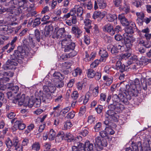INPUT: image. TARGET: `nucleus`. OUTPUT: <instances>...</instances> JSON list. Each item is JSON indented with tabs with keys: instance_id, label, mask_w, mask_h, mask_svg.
<instances>
[{
	"instance_id": "nucleus-1",
	"label": "nucleus",
	"mask_w": 151,
	"mask_h": 151,
	"mask_svg": "<svg viewBox=\"0 0 151 151\" xmlns=\"http://www.w3.org/2000/svg\"><path fill=\"white\" fill-rule=\"evenodd\" d=\"M108 107L109 110L106 111L105 114V120L104 122V123L107 127H111L112 126H114L115 127V124L110 122L109 120L115 122L117 121L119 116L116 112H122L124 109V105L121 103H116L113 102L112 104L108 106Z\"/></svg>"
},
{
	"instance_id": "nucleus-2",
	"label": "nucleus",
	"mask_w": 151,
	"mask_h": 151,
	"mask_svg": "<svg viewBox=\"0 0 151 151\" xmlns=\"http://www.w3.org/2000/svg\"><path fill=\"white\" fill-rule=\"evenodd\" d=\"M126 90L124 91L123 94H113L112 97L113 102L116 103L123 104L128 105L129 104V101L131 99V97L137 96L138 95V91L140 90L129 85L126 86Z\"/></svg>"
},
{
	"instance_id": "nucleus-3",
	"label": "nucleus",
	"mask_w": 151,
	"mask_h": 151,
	"mask_svg": "<svg viewBox=\"0 0 151 151\" xmlns=\"http://www.w3.org/2000/svg\"><path fill=\"white\" fill-rule=\"evenodd\" d=\"M42 100L39 98L30 99L29 97H25L24 94H22L21 98H17L13 102L15 103L18 102V105L21 106L23 105L25 106H28L29 108H31L34 106L35 107H38L40 106Z\"/></svg>"
},
{
	"instance_id": "nucleus-4",
	"label": "nucleus",
	"mask_w": 151,
	"mask_h": 151,
	"mask_svg": "<svg viewBox=\"0 0 151 151\" xmlns=\"http://www.w3.org/2000/svg\"><path fill=\"white\" fill-rule=\"evenodd\" d=\"M25 55V50L23 49L22 47L19 46L17 50H14V53L11 55L10 58L17 61L19 63H22V60L24 58Z\"/></svg>"
},
{
	"instance_id": "nucleus-5",
	"label": "nucleus",
	"mask_w": 151,
	"mask_h": 151,
	"mask_svg": "<svg viewBox=\"0 0 151 151\" xmlns=\"http://www.w3.org/2000/svg\"><path fill=\"white\" fill-rule=\"evenodd\" d=\"M65 78L64 75L59 72H55L53 75V82L58 88H60L64 86L63 80Z\"/></svg>"
},
{
	"instance_id": "nucleus-6",
	"label": "nucleus",
	"mask_w": 151,
	"mask_h": 151,
	"mask_svg": "<svg viewBox=\"0 0 151 151\" xmlns=\"http://www.w3.org/2000/svg\"><path fill=\"white\" fill-rule=\"evenodd\" d=\"M27 2V0H11L6 5L8 6L10 4H13L14 5L18 6V7L25 12L28 9L26 4Z\"/></svg>"
},
{
	"instance_id": "nucleus-7",
	"label": "nucleus",
	"mask_w": 151,
	"mask_h": 151,
	"mask_svg": "<svg viewBox=\"0 0 151 151\" xmlns=\"http://www.w3.org/2000/svg\"><path fill=\"white\" fill-rule=\"evenodd\" d=\"M43 91L42 93H40L39 94L40 99L42 100V102L48 103L52 99V93L49 92L48 89L47 91L43 89Z\"/></svg>"
},
{
	"instance_id": "nucleus-8",
	"label": "nucleus",
	"mask_w": 151,
	"mask_h": 151,
	"mask_svg": "<svg viewBox=\"0 0 151 151\" xmlns=\"http://www.w3.org/2000/svg\"><path fill=\"white\" fill-rule=\"evenodd\" d=\"M78 148L75 147L74 151H92L93 146V144L90 143L89 142L85 143V144H80Z\"/></svg>"
},
{
	"instance_id": "nucleus-9",
	"label": "nucleus",
	"mask_w": 151,
	"mask_h": 151,
	"mask_svg": "<svg viewBox=\"0 0 151 151\" xmlns=\"http://www.w3.org/2000/svg\"><path fill=\"white\" fill-rule=\"evenodd\" d=\"M20 28L15 29L12 28L10 26L7 25H0V31L4 33L7 34H10L15 31V33L18 32Z\"/></svg>"
},
{
	"instance_id": "nucleus-10",
	"label": "nucleus",
	"mask_w": 151,
	"mask_h": 151,
	"mask_svg": "<svg viewBox=\"0 0 151 151\" xmlns=\"http://www.w3.org/2000/svg\"><path fill=\"white\" fill-rule=\"evenodd\" d=\"M124 35L127 36L124 38V42L128 50H130L132 46V43L135 41V38L132 35H128L127 34H124Z\"/></svg>"
},
{
	"instance_id": "nucleus-11",
	"label": "nucleus",
	"mask_w": 151,
	"mask_h": 151,
	"mask_svg": "<svg viewBox=\"0 0 151 151\" xmlns=\"http://www.w3.org/2000/svg\"><path fill=\"white\" fill-rule=\"evenodd\" d=\"M71 36L70 35H67V36L65 37L63 40L61 41V45L62 48H64L67 45H69L70 44L71 45L72 48H73L74 46V42L72 41L71 40Z\"/></svg>"
},
{
	"instance_id": "nucleus-12",
	"label": "nucleus",
	"mask_w": 151,
	"mask_h": 151,
	"mask_svg": "<svg viewBox=\"0 0 151 151\" xmlns=\"http://www.w3.org/2000/svg\"><path fill=\"white\" fill-rule=\"evenodd\" d=\"M18 63L17 61L11 59L10 58V59L8 60L6 62V64L3 65L2 68L4 70L11 69L13 68V67H11V66L17 65Z\"/></svg>"
},
{
	"instance_id": "nucleus-13",
	"label": "nucleus",
	"mask_w": 151,
	"mask_h": 151,
	"mask_svg": "<svg viewBox=\"0 0 151 151\" xmlns=\"http://www.w3.org/2000/svg\"><path fill=\"white\" fill-rule=\"evenodd\" d=\"M18 138L17 137H15L12 140L9 138L8 137L5 142V143L7 148L10 149H12L14 146H16Z\"/></svg>"
},
{
	"instance_id": "nucleus-14",
	"label": "nucleus",
	"mask_w": 151,
	"mask_h": 151,
	"mask_svg": "<svg viewBox=\"0 0 151 151\" xmlns=\"http://www.w3.org/2000/svg\"><path fill=\"white\" fill-rule=\"evenodd\" d=\"M143 150L142 144L139 142L137 144H133L131 147L126 148L125 151H142Z\"/></svg>"
},
{
	"instance_id": "nucleus-15",
	"label": "nucleus",
	"mask_w": 151,
	"mask_h": 151,
	"mask_svg": "<svg viewBox=\"0 0 151 151\" xmlns=\"http://www.w3.org/2000/svg\"><path fill=\"white\" fill-rule=\"evenodd\" d=\"M15 8V6H13L11 8L7 9V11L11 12L12 14L16 16L19 15L20 14H22L23 12H24L19 8L18 7L16 9Z\"/></svg>"
},
{
	"instance_id": "nucleus-16",
	"label": "nucleus",
	"mask_w": 151,
	"mask_h": 151,
	"mask_svg": "<svg viewBox=\"0 0 151 151\" xmlns=\"http://www.w3.org/2000/svg\"><path fill=\"white\" fill-rule=\"evenodd\" d=\"M99 55L101 57L100 60L101 61L105 62L106 59L108 57L109 54L106 50L103 48H101L99 52Z\"/></svg>"
},
{
	"instance_id": "nucleus-17",
	"label": "nucleus",
	"mask_w": 151,
	"mask_h": 151,
	"mask_svg": "<svg viewBox=\"0 0 151 151\" xmlns=\"http://www.w3.org/2000/svg\"><path fill=\"white\" fill-rule=\"evenodd\" d=\"M38 42L37 41L35 38L29 36L28 39L26 40H24V43L26 44V45H32L34 47L35 46Z\"/></svg>"
},
{
	"instance_id": "nucleus-18",
	"label": "nucleus",
	"mask_w": 151,
	"mask_h": 151,
	"mask_svg": "<svg viewBox=\"0 0 151 151\" xmlns=\"http://www.w3.org/2000/svg\"><path fill=\"white\" fill-rule=\"evenodd\" d=\"M118 19L123 26H128L130 24V21H128L123 14H119Z\"/></svg>"
},
{
	"instance_id": "nucleus-19",
	"label": "nucleus",
	"mask_w": 151,
	"mask_h": 151,
	"mask_svg": "<svg viewBox=\"0 0 151 151\" xmlns=\"http://www.w3.org/2000/svg\"><path fill=\"white\" fill-rule=\"evenodd\" d=\"M103 31L106 32L112 35H114L113 30V27L110 24H108L105 25L103 27Z\"/></svg>"
},
{
	"instance_id": "nucleus-20",
	"label": "nucleus",
	"mask_w": 151,
	"mask_h": 151,
	"mask_svg": "<svg viewBox=\"0 0 151 151\" xmlns=\"http://www.w3.org/2000/svg\"><path fill=\"white\" fill-rule=\"evenodd\" d=\"M72 32L77 38H78L82 35V32L77 26H74L72 27Z\"/></svg>"
},
{
	"instance_id": "nucleus-21",
	"label": "nucleus",
	"mask_w": 151,
	"mask_h": 151,
	"mask_svg": "<svg viewBox=\"0 0 151 151\" xmlns=\"http://www.w3.org/2000/svg\"><path fill=\"white\" fill-rule=\"evenodd\" d=\"M43 89H45L47 91V89L49 90V92L52 93L54 92L56 89V86L55 85L52 84L51 82H48L47 84V86H43Z\"/></svg>"
},
{
	"instance_id": "nucleus-22",
	"label": "nucleus",
	"mask_w": 151,
	"mask_h": 151,
	"mask_svg": "<svg viewBox=\"0 0 151 151\" xmlns=\"http://www.w3.org/2000/svg\"><path fill=\"white\" fill-rule=\"evenodd\" d=\"M123 47L120 45L118 46L114 45L111 50V53L114 55H116L118 54L119 52V50L121 49Z\"/></svg>"
},
{
	"instance_id": "nucleus-23",
	"label": "nucleus",
	"mask_w": 151,
	"mask_h": 151,
	"mask_svg": "<svg viewBox=\"0 0 151 151\" xmlns=\"http://www.w3.org/2000/svg\"><path fill=\"white\" fill-rule=\"evenodd\" d=\"M125 65L122 64L120 60L118 61L116 63V69L119 70V71L123 72L125 71Z\"/></svg>"
},
{
	"instance_id": "nucleus-24",
	"label": "nucleus",
	"mask_w": 151,
	"mask_h": 151,
	"mask_svg": "<svg viewBox=\"0 0 151 151\" xmlns=\"http://www.w3.org/2000/svg\"><path fill=\"white\" fill-rule=\"evenodd\" d=\"M14 93H12V92L9 91L6 94L7 96V97L8 99H11L12 100V102L14 104H18V102L17 103H14L13 101L15 100L17 98H18L19 99L21 98V96L20 94H18L17 95V97L15 98L14 95H13Z\"/></svg>"
},
{
	"instance_id": "nucleus-25",
	"label": "nucleus",
	"mask_w": 151,
	"mask_h": 151,
	"mask_svg": "<svg viewBox=\"0 0 151 151\" xmlns=\"http://www.w3.org/2000/svg\"><path fill=\"white\" fill-rule=\"evenodd\" d=\"M65 136V135L63 132H59L56 136L55 141L58 142H60L63 139Z\"/></svg>"
},
{
	"instance_id": "nucleus-26",
	"label": "nucleus",
	"mask_w": 151,
	"mask_h": 151,
	"mask_svg": "<svg viewBox=\"0 0 151 151\" xmlns=\"http://www.w3.org/2000/svg\"><path fill=\"white\" fill-rule=\"evenodd\" d=\"M106 19L109 22H112L114 21L117 19L116 15V14H109L106 15Z\"/></svg>"
},
{
	"instance_id": "nucleus-27",
	"label": "nucleus",
	"mask_w": 151,
	"mask_h": 151,
	"mask_svg": "<svg viewBox=\"0 0 151 151\" xmlns=\"http://www.w3.org/2000/svg\"><path fill=\"white\" fill-rule=\"evenodd\" d=\"M56 132L53 129L50 130L48 134V138L50 141L54 140L56 137Z\"/></svg>"
},
{
	"instance_id": "nucleus-28",
	"label": "nucleus",
	"mask_w": 151,
	"mask_h": 151,
	"mask_svg": "<svg viewBox=\"0 0 151 151\" xmlns=\"http://www.w3.org/2000/svg\"><path fill=\"white\" fill-rule=\"evenodd\" d=\"M82 70L79 67H77L72 71V75L74 77H76L78 76H80L82 73Z\"/></svg>"
},
{
	"instance_id": "nucleus-29",
	"label": "nucleus",
	"mask_w": 151,
	"mask_h": 151,
	"mask_svg": "<svg viewBox=\"0 0 151 151\" xmlns=\"http://www.w3.org/2000/svg\"><path fill=\"white\" fill-rule=\"evenodd\" d=\"M76 13L78 17L80 18L81 20L83 19V8L80 6L76 10Z\"/></svg>"
},
{
	"instance_id": "nucleus-30",
	"label": "nucleus",
	"mask_w": 151,
	"mask_h": 151,
	"mask_svg": "<svg viewBox=\"0 0 151 151\" xmlns=\"http://www.w3.org/2000/svg\"><path fill=\"white\" fill-rule=\"evenodd\" d=\"M130 86L137 88L138 90H140L141 89V86L139 80L138 78L135 79L133 84H131Z\"/></svg>"
},
{
	"instance_id": "nucleus-31",
	"label": "nucleus",
	"mask_w": 151,
	"mask_h": 151,
	"mask_svg": "<svg viewBox=\"0 0 151 151\" xmlns=\"http://www.w3.org/2000/svg\"><path fill=\"white\" fill-rule=\"evenodd\" d=\"M77 22L76 17V16H74L72 17L71 19H68L66 22V23L68 25L70 26L73 24H76Z\"/></svg>"
},
{
	"instance_id": "nucleus-32",
	"label": "nucleus",
	"mask_w": 151,
	"mask_h": 151,
	"mask_svg": "<svg viewBox=\"0 0 151 151\" xmlns=\"http://www.w3.org/2000/svg\"><path fill=\"white\" fill-rule=\"evenodd\" d=\"M57 32L60 38H64L67 35L65 34V31L64 28L59 29L57 31Z\"/></svg>"
},
{
	"instance_id": "nucleus-33",
	"label": "nucleus",
	"mask_w": 151,
	"mask_h": 151,
	"mask_svg": "<svg viewBox=\"0 0 151 151\" xmlns=\"http://www.w3.org/2000/svg\"><path fill=\"white\" fill-rule=\"evenodd\" d=\"M35 36L38 42H40L42 38V35H41L40 32L37 29H36L35 31Z\"/></svg>"
},
{
	"instance_id": "nucleus-34",
	"label": "nucleus",
	"mask_w": 151,
	"mask_h": 151,
	"mask_svg": "<svg viewBox=\"0 0 151 151\" xmlns=\"http://www.w3.org/2000/svg\"><path fill=\"white\" fill-rule=\"evenodd\" d=\"M15 123L17 124L18 129L20 130H22L26 127V125L21 121H16Z\"/></svg>"
},
{
	"instance_id": "nucleus-35",
	"label": "nucleus",
	"mask_w": 151,
	"mask_h": 151,
	"mask_svg": "<svg viewBox=\"0 0 151 151\" xmlns=\"http://www.w3.org/2000/svg\"><path fill=\"white\" fill-rule=\"evenodd\" d=\"M74 137L73 135L70 133H66L65 136L64 138L68 142H71L73 140Z\"/></svg>"
},
{
	"instance_id": "nucleus-36",
	"label": "nucleus",
	"mask_w": 151,
	"mask_h": 151,
	"mask_svg": "<svg viewBox=\"0 0 151 151\" xmlns=\"http://www.w3.org/2000/svg\"><path fill=\"white\" fill-rule=\"evenodd\" d=\"M72 65L71 62H67L62 63L61 65L62 68L64 69H68L70 68Z\"/></svg>"
},
{
	"instance_id": "nucleus-37",
	"label": "nucleus",
	"mask_w": 151,
	"mask_h": 151,
	"mask_svg": "<svg viewBox=\"0 0 151 151\" xmlns=\"http://www.w3.org/2000/svg\"><path fill=\"white\" fill-rule=\"evenodd\" d=\"M53 29L52 26H49L46 27L45 29L44 35L45 37L48 36L50 33V32Z\"/></svg>"
},
{
	"instance_id": "nucleus-38",
	"label": "nucleus",
	"mask_w": 151,
	"mask_h": 151,
	"mask_svg": "<svg viewBox=\"0 0 151 151\" xmlns=\"http://www.w3.org/2000/svg\"><path fill=\"white\" fill-rule=\"evenodd\" d=\"M95 74V71L92 69H89L87 70V76L88 78H93Z\"/></svg>"
},
{
	"instance_id": "nucleus-39",
	"label": "nucleus",
	"mask_w": 151,
	"mask_h": 151,
	"mask_svg": "<svg viewBox=\"0 0 151 151\" xmlns=\"http://www.w3.org/2000/svg\"><path fill=\"white\" fill-rule=\"evenodd\" d=\"M91 94L89 92H88L86 94L85 97H84L83 103L84 104H86L88 101L90 97L91 96Z\"/></svg>"
},
{
	"instance_id": "nucleus-40",
	"label": "nucleus",
	"mask_w": 151,
	"mask_h": 151,
	"mask_svg": "<svg viewBox=\"0 0 151 151\" xmlns=\"http://www.w3.org/2000/svg\"><path fill=\"white\" fill-rule=\"evenodd\" d=\"M40 143L38 142H36L32 145V149L38 151L40 150Z\"/></svg>"
},
{
	"instance_id": "nucleus-41",
	"label": "nucleus",
	"mask_w": 151,
	"mask_h": 151,
	"mask_svg": "<svg viewBox=\"0 0 151 151\" xmlns=\"http://www.w3.org/2000/svg\"><path fill=\"white\" fill-rule=\"evenodd\" d=\"M17 144L16 146H14V149L17 151H22L23 147L19 143V141L18 138L17 141Z\"/></svg>"
},
{
	"instance_id": "nucleus-42",
	"label": "nucleus",
	"mask_w": 151,
	"mask_h": 151,
	"mask_svg": "<svg viewBox=\"0 0 151 151\" xmlns=\"http://www.w3.org/2000/svg\"><path fill=\"white\" fill-rule=\"evenodd\" d=\"M97 2L101 9H104L106 6V3L104 0H97Z\"/></svg>"
},
{
	"instance_id": "nucleus-43",
	"label": "nucleus",
	"mask_w": 151,
	"mask_h": 151,
	"mask_svg": "<svg viewBox=\"0 0 151 151\" xmlns=\"http://www.w3.org/2000/svg\"><path fill=\"white\" fill-rule=\"evenodd\" d=\"M8 88L12 91V93H16L19 91V87L17 86H8Z\"/></svg>"
},
{
	"instance_id": "nucleus-44",
	"label": "nucleus",
	"mask_w": 151,
	"mask_h": 151,
	"mask_svg": "<svg viewBox=\"0 0 151 151\" xmlns=\"http://www.w3.org/2000/svg\"><path fill=\"white\" fill-rule=\"evenodd\" d=\"M130 54L128 52L121 54L119 56V59L121 60L126 59L130 57Z\"/></svg>"
},
{
	"instance_id": "nucleus-45",
	"label": "nucleus",
	"mask_w": 151,
	"mask_h": 151,
	"mask_svg": "<svg viewBox=\"0 0 151 151\" xmlns=\"http://www.w3.org/2000/svg\"><path fill=\"white\" fill-rule=\"evenodd\" d=\"M73 125L71 122L69 120L67 121L64 122V129H70L72 126Z\"/></svg>"
},
{
	"instance_id": "nucleus-46",
	"label": "nucleus",
	"mask_w": 151,
	"mask_h": 151,
	"mask_svg": "<svg viewBox=\"0 0 151 151\" xmlns=\"http://www.w3.org/2000/svg\"><path fill=\"white\" fill-rule=\"evenodd\" d=\"M137 50H138L141 54H144L146 52V49L143 46L140 45V46L136 47Z\"/></svg>"
},
{
	"instance_id": "nucleus-47",
	"label": "nucleus",
	"mask_w": 151,
	"mask_h": 151,
	"mask_svg": "<svg viewBox=\"0 0 151 151\" xmlns=\"http://www.w3.org/2000/svg\"><path fill=\"white\" fill-rule=\"evenodd\" d=\"M69 45H67L66 47H65L64 49V51L65 52H67L69 51H70L71 50H73L74 49V48L75 47V43L74 42V46L73 48H72L71 45V44H70Z\"/></svg>"
},
{
	"instance_id": "nucleus-48",
	"label": "nucleus",
	"mask_w": 151,
	"mask_h": 151,
	"mask_svg": "<svg viewBox=\"0 0 151 151\" xmlns=\"http://www.w3.org/2000/svg\"><path fill=\"white\" fill-rule=\"evenodd\" d=\"M0 73L4 76H8L10 77H12L14 75V73L12 72H8L5 71H0Z\"/></svg>"
},
{
	"instance_id": "nucleus-49",
	"label": "nucleus",
	"mask_w": 151,
	"mask_h": 151,
	"mask_svg": "<svg viewBox=\"0 0 151 151\" xmlns=\"http://www.w3.org/2000/svg\"><path fill=\"white\" fill-rule=\"evenodd\" d=\"M40 20V18H37L35 19L32 27H34L39 26L41 23Z\"/></svg>"
},
{
	"instance_id": "nucleus-50",
	"label": "nucleus",
	"mask_w": 151,
	"mask_h": 151,
	"mask_svg": "<svg viewBox=\"0 0 151 151\" xmlns=\"http://www.w3.org/2000/svg\"><path fill=\"white\" fill-rule=\"evenodd\" d=\"M126 33L125 34H127V35H128L129 33L132 34L135 31L137 30L136 29H133L131 27H129L128 26L125 29Z\"/></svg>"
},
{
	"instance_id": "nucleus-51",
	"label": "nucleus",
	"mask_w": 151,
	"mask_h": 151,
	"mask_svg": "<svg viewBox=\"0 0 151 151\" xmlns=\"http://www.w3.org/2000/svg\"><path fill=\"white\" fill-rule=\"evenodd\" d=\"M101 123L100 122H97L94 127L95 131L96 132H98L99 131L101 128Z\"/></svg>"
},
{
	"instance_id": "nucleus-52",
	"label": "nucleus",
	"mask_w": 151,
	"mask_h": 151,
	"mask_svg": "<svg viewBox=\"0 0 151 151\" xmlns=\"http://www.w3.org/2000/svg\"><path fill=\"white\" fill-rule=\"evenodd\" d=\"M112 126H112L111 127H106L105 130L107 131L108 134H109L111 135L113 134L115 132L114 130L112 129L111 128L112 127Z\"/></svg>"
},
{
	"instance_id": "nucleus-53",
	"label": "nucleus",
	"mask_w": 151,
	"mask_h": 151,
	"mask_svg": "<svg viewBox=\"0 0 151 151\" xmlns=\"http://www.w3.org/2000/svg\"><path fill=\"white\" fill-rule=\"evenodd\" d=\"M99 87L98 86L95 87L93 90L92 95L94 97L97 96L99 93Z\"/></svg>"
},
{
	"instance_id": "nucleus-54",
	"label": "nucleus",
	"mask_w": 151,
	"mask_h": 151,
	"mask_svg": "<svg viewBox=\"0 0 151 151\" xmlns=\"http://www.w3.org/2000/svg\"><path fill=\"white\" fill-rule=\"evenodd\" d=\"M102 15L100 11H95L94 12L92 17L94 19H96V18L100 17Z\"/></svg>"
},
{
	"instance_id": "nucleus-55",
	"label": "nucleus",
	"mask_w": 151,
	"mask_h": 151,
	"mask_svg": "<svg viewBox=\"0 0 151 151\" xmlns=\"http://www.w3.org/2000/svg\"><path fill=\"white\" fill-rule=\"evenodd\" d=\"M141 86L142 89L145 90H146L147 89V84L146 81L142 79L141 80Z\"/></svg>"
},
{
	"instance_id": "nucleus-56",
	"label": "nucleus",
	"mask_w": 151,
	"mask_h": 151,
	"mask_svg": "<svg viewBox=\"0 0 151 151\" xmlns=\"http://www.w3.org/2000/svg\"><path fill=\"white\" fill-rule=\"evenodd\" d=\"M113 30H114V34L115 32L118 33L120 32H121L122 31V27L120 25H116L114 28L113 27Z\"/></svg>"
},
{
	"instance_id": "nucleus-57",
	"label": "nucleus",
	"mask_w": 151,
	"mask_h": 151,
	"mask_svg": "<svg viewBox=\"0 0 151 151\" xmlns=\"http://www.w3.org/2000/svg\"><path fill=\"white\" fill-rule=\"evenodd\" d=\"M132 4L137 7L141 6L142 2L141 0H134V1L132 2Z\"/></svg>"
},
{
	"instance_id": "nucleus-58",
	"label": "nucleus",
	"mask_w": 151,
	"mask_h": 151,
	"mask_svg": "<svg viewBox=\"0 0 151 151\" xmlns=\"http://www.w3.org/2000/svg\"><path fill=\"white\" fill-rule=\"evenodd\" d=\"M70 109V107H67L66 108H64L60 111L61 115L63 116H64L65 114L67 113Z\"/></svg>"
},
{
	"instance_id": "nucleus-59",
	"label": "nucleus",
	"mask_w": 151,
	"mask_h": 151,
	"mask_svg": "<svg viewBox=\"0 0 151 151\" xmlns=\"http://www.w3.org/2000/svg\"><path fill=\"white\" fill-rule=\"evenodd\" d=\"M78 96L79 94L78 92L77 91H74L71 94V97L73 99L76 100L78 97Z\"/></svg>"
},
{
	"instance_id": "nucleus-60",
	"label": "nucleus",
	"mask_w": 151,
	"mask_h": 151,
	"mask_svg": "<svg viewBox=\"0 0 151 151\" xmlns=\"http://www.w3.org/2000/svg\"><path fill=\"white\" fill-rule=\"evenodd\" d=\"M101 61L100 60H96L94 61L91 64V67L92 68H94L96 67L99 65L100 62Z\"/></svg>"
},
{
	"instance_id": "nucleus-61",
	"label": "nucleus",
	"mask_w": 151,
	"mask_h": 151,
	"mask_svg": "<svg viewBox=\"0 0 151 151\" xmlns=\"http://www.w3.org/2000/svg\"><path fill=\"white\" fill-rule=\"evenodd\" d=\"M101 140L100 137H98L96 138L95 144H96L98 147H101Z\"/></svg>"
},
{
	"instance_id": "nucleus-62",
	"label": "nucleus",
	"mask_w": 151,
	"mask_h": 151,
	"mask_svg": "<svg viewBox=\"0 0 151 151\" xmlns=\"http://www.w3.org/2000/svg\"><path fill=\"white\" fill-rule=\"evenodd\" d=\"M85 7H87L88 9H91L93 7L92 3L91 1H88V4L84 3L83 4Z\"/></svg>"
},
{
	"instance_id": "nucleus-63",
	"label": "nucleus",
	"mask_w": 151,
	"mask_h": 151,
	"mask_svg": "<svg viewBox=\"0 0 151 151\" xmlns=\"http://www.w3.org/2000/svg\"><path fill=\"white\" fill-rule=\"evenodd\" d=\"M95 121V117L93 115L89 116L88 117V122L90 124L93 123Z\"/></svg>"
},
{
	"instance_id": "nucleus-64",
	"label": "nucleus",
	"mask_w": 151,
	"mask_h": 151,
	"mask_svg": "<svg viewBox=\"0 0 151 151\" xmlns=\"http://www.w3.org/2000/svg\"><path fill=\"white\" fill-rule=\"evenodd\" d=\"M75 115V112L73 111H72L69 113L66 116L67 119H73L74 118Z\"/></svg>"
}]
</instances>
